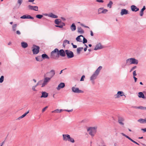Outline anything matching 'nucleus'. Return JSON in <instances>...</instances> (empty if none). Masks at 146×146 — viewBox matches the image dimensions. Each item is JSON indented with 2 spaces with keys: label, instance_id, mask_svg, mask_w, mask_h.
<instances>
[{
  "label": "nucleus",
  "instance_id": "obj_1",
  "mask_svg": "<svg viewBox=\"0 0 146 146\" xmlns=\"http://www.w3.org/2000/svg\"><path fill=\"white\" fill-rule=\"evenodd\" d=\"M62 139L64 141H68L73 143L75 142L74 139L71 137L70 135L68 134H63Z\"/></svg>",
  "mask_w": 146,
  "mask_h": 146
},
{
  "label": "nucleus",
  "instance_id": "obj_2",
  "mask_svg": "<svg viewBox=\"0 0 146 146\" xmlns=\"http://www.w3.org/2000/svg\"><path fill=\"white\" fill-rule=\"evenodd\" d=\"M126 64L128 65L133 64H137L138 63V61L134 58H131L127 59L126 60Z\"/></svg>",
  "mask_w": 146,
  "mask_h": 146
},
{
  "label": "nucleus",
  "instance_id": "obj_3",
  "mask_svg": "<svg viewBox=\"0 0 146 146\" xmlns=\"http://www.w3.org/2000/svg\"><path fill=\"white\" fill-rule=\"evenodd\" d=\"M97 127H90L87 129V131H89V134L92 137H93L95 135L97 131Z\"/></svg>",
  "mask_w": 146,
  "mask_h": 146
},
{
  "label": "nucleus",
  "instance_id": "obj_4",
  "mask_svg": "<svg viewBox=\"0 0 146 146\" xmlns=\"http://www.w3.org/2000/svg\"><path fill=\"white\" fill-rule=\"evenodd\" d=\"M57 50V48L55 49L53 51H52L50 53V58L52 59L56 60L58 58V52L56 51L55 50Z\"/></svg>",
  "mask_w": 146,
  "mask_h": 146
},
{
  "label": "nucleus",
  "instance_id": "obj_5",
  "mask_svg": "<svg viewBox=\"0 0 146 146\" xmlns=\"http://www.w3.org/2000/svg\"><path fill=\"white\" fill-rule=\"evenodd\" d=\"M56 51L58 52V58L59 56H61L62 57H64L66 56V52L63 49H61L59 50L58 48H57V50H55Z\"/></svg>",
  "mask_w": 146,
  "mask_h": 146
},
{
  "label": "nucleus",
  "instance_id": "obj_6",
  "mask_svg": "<svg viewBox=\"0 0 146 146\" xmlns=\"http://www.w3.org/2000/svg\"><path fill=\"white\" fill-rule=\"evenodd\" d=\"M65 52L68 58H72L74 56L73 53L70 50H66Z\"/></svg>",
  "mask_w": 146,
  "mask_h": 146
},
{
  "label": "nucleus",
  "instance_id": "obj_7",
  "mask_svg": "<svg viewBox=\"0 0 146 146\" xmlns=\"http://www.w3.org/2000/svg\"><path fill=\"white\" fill-rule=\"evenodd\" d=\"M40 48L39 46L33 45L32 51L33 54H37L39 51Z\"/></svg>",
  "mask_w": 146,
  "mask_h": 146
},
{
  "label": "nucleus",
  "instance_id": "obj_8",
  "mask_svg": "<svg viewBox=\"0 0 146 146\" xmlns=\"http://www.w3.org/2000/svg\"><path fill=\"white\" fill-rule=\"evenodd\" d=\"M123 94V92L122 91H118L117 94L114 95V97L115 98H118L120 96H124L125 97V96Z\"/></svg>",
  "mask_w": 146,
  "mask_h": 146
},
{
  "label": "nucleus",
  "instance_id": "obj_9",
  "mask_svg": "<svg viewBox=\"0 0 146 146\" xmlns=\"http://www.w3.org/2000/svg\"><path fill=\"white\" fill-rule=\"evenodd\" d=\"M72 90L73 92L75 93H83L84 92L81 90H79L78 88H75L74 87H73L72 88Z\"/></svg>",
  "mask_w": 146,
  "mask_h": 146
},
{
  "label": "nucleus",
  "instance_id": "obj_10",
  "mask_svg": "<svg viewBox=\"0 0 146 146\" xmlns=\"http://www.w3.org/2000/svg\"><path fill=\"white\" fill-rule=\"evenodd\" d=\"M50 78H49L48 77L45 78L44 79V80L43 83L42 84V87L46 85H47L48 83L49 82L50 80Z\"/></svg>",
  "mask_w": 146,
  "mask_h": 146
},
{
  "label": "nucleus",
  "instance_id": "obj_11",
  "mask_svg": "<svg viewBox=\"0 0 146 146\" xmlns=\"http://www.w3.org/2000/svg\"><path fill=\"white\" fill-rule=\"evenodd\" d=\"M47 76H49V78H50L51 79L54 75L55 74V71L53 70H51L49 72L47 73Z\"/></svg>",
  "mask_w": 146,
  "mask_h": 146
},
{
  "label": "nucleus",
  "instance_id": "obj_12",
  "mask_svg": "<svg viewBox=\"0 0 146 146\" xmlns=\"http://www.w3.org/2000/svg\"><path fill=\"white\" fill-rule=\"evenodd\" d=\"M98 75L96 74H95V72L92 75L90 78V80L91 81L92 83L94 84V80L97 78V76Z\"/></svg>",
  "mask_w": 146,
  "mask_h": 146
},
{
  "label": "nucleus",
  "instance_id": "obj_13",
  "mask_svg": "<svg viewBox=\"0 0 146 146\" xmlns=\"http://www.w3.org/2000/svg\"><path fill=\"white\" fill-rule=\"evenodd\" d=\"M28 8L29 9L34 10L35 11H38V7L37 6H32L29 5L28 6Z\"/></svg>",
  "mask_w": 146,
  "mask_h": 146
},
{
  "label": "nucleus",
  "instance_id": "obj_14",
  "mask_svg": "<svg viewBox=\"0 0 146 146\" xmlns=\"http://www.w3.org/2000/svg\"><path fill=\"white\" fill-rule=\"evenodd\" d=\"M20 18L21 19H34V18L31 16L30 15H23V16H21L20 17Z\"/></svg>",
  "mask_w": 146,
  "mask_h": 146
},
{
  "label": "nucleus",
  "instance_id": "obj_15",
  "mask_svg": "<svg viewBox=\"0 0 146 146\" xmlns=\"http://www.w3.org/2000/svg\"><path fill=\"white\" fill-rule=\"evenodd\" d=\"M128 14V11L125 9H123L121 10L120 14L121 15H127Z\"/></svg>",
  "mask_w": 146,
  "mask_h": 146
},
{
  "label": "nucleus",
  "instance_id": "obj_16",
  "mask_svg": "<svg viewBox=\"0 0 146 146\" xmlns=\"http://www.w3.org/2000/svg\"><path fill=\"white\" fill-rule=\"evenodd\" d=\"M65 85L64 83L61 82L58 86V87L56 88L58 90H60V89L62 88L65 87Z\"/></svg>",
  "mask_w": 146,
  "mask_h": 146
},
{
  "label": "nucleus",
  "instance_id": "obj_17",
  "mask_svg": "<svg viewBox=\"0 0 146 146\" xmlns=\"http://www.w3.org/2000/svg\"><path fill=\"white\" fill-rule=\"evenodd\" d=\"M131 9L133 11L136 12L139 10V9L137 8L134 5H132L131 6Z\"/></svg>",
  "mask_w": 146,
  "mask_h": 146
},
{
  "label": "nucleus",
  "instance_id": "obj_18",
  "mask_svg": "<svg viewBox=\"0 0 146 146\" xmlns=\"http://www.w3.org/2000/svg\"><path fill=\"white\" fill-rule=\"evenodd\" d=\"M42 95L40 96L41 98H47L48 96V94L45 92H41Z\"/></svg>",
  "mask_w": 146,
  "mask_h": 146
},
{
  "label": "nucleus",
  "instance_id": "obj_19",
  "mask_svg": "<svg viewBox=\"0 0 146 146\" xmlns=\"http://www.w3.org/2000/svg\"><path fill=\"white\" fill-rule=\"evenodd\" d=\"M102 47L100 43L97 44L96 46L94 48V50H97L100 49L102 48Z\"/></svg>",
  "mask_w": 146,
  "mask_h": 146
},
{
  "label": "nucleus",
  "instance_id": "obj_20",
  "mask_svg": "<svg viewBox=\"0 0 146 146\" xmlns=\"http://www.w3.org/2000/svg\"><path fill=\"white\" fill-rule=\"evenodd\" d=\"M77 32L80 34H82L84 33V30L80 27L77 28Z\"/></svg>",
  "mask_w": 146,
  "mask_h": 146
},
{
  "label": "nucleus",
  "instance_id": "obj_21",
  "mask_svg": "<svg viewBox=\"0 0 146 146\" xmlns=\"http://www.w3.org/2000/svg\"><path fill=\"white\" fill-rule=\"evenodd\" d=\"M46 15H47L48 16V17H49L54 18H56L58 17L57 15H54L52 13H50L48 15L46 14Z\"/></svg>",
  "mask_w": 146,
  "mask_h": 146
},
{
  "label": "nucleus",
  "instance_id": "obj_22",
  "mask_svg": "<svg viewBox=\"0 0 146 146\" xmlns=\"http://www.w3.org/2000/svg\"><path fill=\"white\" fill-rule=\"evenodd\" d=\"M21 46L23 48H25L28 46L27 43L25 42H23L21 43Z\"/></svg>",
  "mask_w": 146,
  "mask_h": 146
},
{
  "label": "nucleus",
  "instance_id": "obj_23",
  "mask_svg": "<svg viewBox=\"0 0 146 146\" xmlns=\"http://www.w3.org/2000/svg\"><path fill=\"white\" fill-rule=\"evenodd\" d=\"M137 121L141 123H146V118L144 119H138Z\"/></svg>",
  "mask_w": 146,
  "mask_h": 146
},
{
  "label": "nucleus",
  "instance_id": "obj_24",
  "mask_svg": "<svg viewBox=\"0 0 146 146\" xmlns=\"http://www.w3.org/2000/svg\"><path fill=\"white\" fill-rule=\"evenodd\" d=\"M102 68V67L101 66H100L96 70V71L94 72L95 74H97L98 75L99 74V73L101 70Z\"/></svg>",
  "mask_w": 146,
  "mask_h": 146
},
{
  "label": "nucleus",
  "instance_id": "obj_25",
  "mask_svg": "<svg viewBox=\"0 0 146 146\" xmlns=\"http://www.w3.org/2000/svg\"><path fill=\"white\" fill-rule=\"evenodd\" d=\"M124 119L122 117L119 118L118 119V122L121 125H123L124 123L123 121H124Z\"/></svg>",
  "mask_w": 146,
  "mask_h": 146
},
{
  "label": "nucleus",
  "instance_id": "obj_26",
  "mask_svg": "<svg viewBox=\"0 0 146 146\" xmlns=\"http://www.w3.org/2000/svg\"><path fill=\"white\" fill-rule=\"evenodd\" d=\"M70 44V41H69L67 40H65L63 41V46L65 48L67 44Z\"/></svg>",
  "mask_w": 146,
  "mask_h": 146
},
{
  "label": "nucleus",
  "instance_id": "obj_27",
  "mask_svg": "<svg viewBox=\"0 0 146 146\" xmlns=\"http://www.w3.org/2000/svg\"><path fill=\"white\" fill-rule=\"evenodd\" d=\"M98 11L99 12L100 11V13H105L107 12L108 10L106 9H103L102 8H100L98 9Z\"/></svg>",
  "mask_w": 146,
  "mask_h": 146
},
{
  "label": "nucleus",
  "instance_id": "obj_28",
  "mask_svg": "<svg viewBox=\"0 0 146 146\" xmlns=\"http://www.w3.org/2000/svg\"><path fill=\"white\" fill-rule=\"evenodd\" d=\"M61 20L59 19H56L54 21L55 23L57 25H58L60 23L61 24Z\"/></svg>",
  "mask_w": 146,
  "mask_h": 146
},
{
  "label": "nucleus",
  "instance_id": "obj_29",
  "mask_svg": "<svg viewBox=\"0 0 146 146\" xmlns=\"http://www.w3.org/2000/svg\"><path fill=\"white\" fill-rule=\"evenodd\" d=\"M81 37H82L83 38V36L82 35H80L78 36L76 38V40L78 41L82 42V38H81Z\"/></svg>",
  "mask_w": 146,
  "mask_h": 146
},
{
  "label": "nucleus",
  "instance_id": "obj_30",
  "mask_svg": "<svg viewBox=\"0 0 146 146\" xmlns=\"http://www.w3.org/2000/svg\"><path fill=\"white\" fill-rule=\"evenodd\" d=\"M76 26L74 23H73L70 27V29L72 31H75L76 29Z\"/></svg>",
  "mask_w": 146,
  "mask_h": 146
},
{
  "label": "nucleus",
  "instance_id": "obj_31",
  "mask_svg": "<svg viewBox=\"0 0 146 146\" xmlns=\"http://www.w3.org/2000/svg\"><path fill=\"white\" fill-rule=\"evenodd\" d=\"M145 6H143V8L141 10L140 13V15L141 16H142L143 14V11L145 10Z\"/></svg>",
  "mask_w": 146,
  "mask_h": 146
},
{
  "label": "nucleus",
  "instance_id": "obj_32",
  "mask_svg": "<svg viewBox=\"0 0 146 146\" xmlns=\"http://www.w3.org/2000/svg\"><path fill=\"white\" fill-rule=\"evenodd\" d=\"M138 97L140 98H142L144 99L145 97L143 94L142 92H139L138 93Z\"/></svg>",
  "mask_w": 146,
  "mask_h": 146
},
{
  "label": "nucleus",
  "instance_id": "obj_33",
  "mask_svg": "<svg viewBox=\"0 0 146 146\" xmlns=\"http://www.w3.org/2000/svg\"><path fill=\"white\" fill-rule=\"evenodd\" d=\"M29 112V110L27 112L25 113L22 116L20 117L19 118H18L17 119L19 120L20 119L24 117L27 114H28Z\"/></svg>",
  "mask_w": 146,
  "mask_h": 146
},
{
  "label": "nucleus",
  "instance_id": "obj_34",
  "mask_svg": "<svg viewBox=\"0 0 146 146\" xmlns=\"http://www.w3.org/2000/svg\"><path fill=\"white\" fill-rule=\"evenodd\" d=\"M64 111V110L62 109H60L59 110L58 109H56L54 111H52V113H60L62 111Z\"/></svg>",
  "mask_w": 146,
  "mask_h": 146
},
{
  "label": "nucleus",
  "instance_id": "obj_35",
  "mask_svg": "<svg viewBox=\"0 0 146 146\" xmlns=\"http://www.w3.org/2000/svg\"><path fill=\"white\" fill-rule=\"evenodd\" d=\"M65 25V24L63 22H62L60 24V25H55V27H59L60 28H62Z\"/></svg>",
  "mask_w": 146,
  "mask_h": 146
},
{
  "label": "nucleus",
  "instance_id": "obj_36",
  "mask_svg": "<svg viewBox=\"0 0 146 146\" xmlns=\"http://www.w3.org/2000/svg\"><path fill=\"white\" fill-rule=\"evenodd\" d=\"M42 57L43 59H44L45 58L48 59H49V57L48 56L45 54H43L42 55Z\"/></svg>",
  "mask_w": 146,
  "mask_h": 146
},
{
  "label": "nucleus",
  "instance_id": "obj_37",
  "mask_svg": "<svg viewBox=\"0 0 146 146\" xmlns=\"http://www.w3.org/2000/svg\"><path fill=\"white\" fill-rule=\"evenodd\" d=\"M83 47H79L78 48H77V53L78 54H80V52L83 49Z\"/></svg>",
  "mask_w": 146,
  "mask_h": 146
},
{
  "label": "nucleus",
  "instance_id": "obj_38",
  "mask_svg": "<svg viewBox=\"0 0 146 146\" xmlns=\"http://www.w3.org/2000/svg\"><path fill=\"white\" fill-rule=\"evenodd\" d=\"M17 24L13 25L12 26V29L13 31H15L16 30V29L17 26Z\"/></svg>",
  "mask_w": 146,
  "mask_h": 146
},
{
  "label": "nucleus",
  "instance_id": "obj_39",
  "mask_svg": "<svg viewBox=\"0 0 146 146\" xmlns=\"http://www.w3.org/2000/svg\"><path fill=\"white\" fill-rule=\"evenodd\" d=\"M113 4V3L111 1H110L109 3L107 5V7L110 8H111V6Z\"/></svg>",
  "mask_w": 146,
  "mask_h": 146
},
{
  "label": "nucleus",
  "instance_id": "obj_40",
  "mask_svg": "<svg viewBox=\"0 0 146 146\" xmlns=\"http://www.w3.org/2000/svg\"><path fill=\"white\" fill-rule=\"evenodd\" d=\"M35 59L36 60L38 61H40L41 60V58L40 56L36 57Z\"/></svg>",
  "mask_w": 146,
  "mask_h": 146
},
{
  "label": "nucleus",
  "instance_id": "obj_41",
  "mask_svg": "<svg viewBox=\"0 0 146 146\" xmlns=\"http://www.w3.org/2000/svg\"><path fill=\"white\" fill-rule=\"evenodd\" d=\"M36 17L38 19H41L43 17V15H36Z\"/></svg>",
  "mask_w": 146,
  "mask_h": 146
},
{
  "label": "nucleus",
  "instance_id": "obj_42",
  "mask_svg": "<svg viewBox=\"0 0 146 146\" xmlns=\"http://www.w3.org/2000/svg\"><path fill=\"white\" fill-rule=\"evenodd\" d=\"M4 77L3 76H2L0 78V83L3 82L4 80Z\"/></svg>",
  "mask_w": 146,
  "mask_h": 146
},
{
  "label": "nucleus",
  "instance_id": "obj_43",
  "mask_svg": "<svg viewBox=\"0 0 146 146\" xmlns=\"http://www.w3.org/2000/svg\"><path fill=\"white\" fill-rule=\"evenodd\" d=\"M137 108L138 109H139L141 110H146V107H144L143 106H139V107H136V108Z\"/></svg>",
  "mask_w": 146,
  "mask_h": 146
},
{
  "label": "nucleus",
  "instance_id": "obj_44",
  "mask_svg": "<svg viewBox=\"0 0 146 146\" xmlns=\"http://www.w3.org/2000/svg\"><path fill=\"white\" fill-rule=\"evenodd\" d=\"M83 43L85 44L87 42V40L83 37Z\"/></svg>",
  "mask_w": 146,
  "mask_h": 146
},
{
  "label": "nucleus",
  "instance_id": "obj_45",
  "mask_svg": "<svg viewBox=\"0 0 146 146\" xmlns=\"http://www.w3.org/2000/svg\"><path fill=\"white\" fill-rule=\"evenodd\" d=\"M129 140L131 141L132 142H133V143H135L137 145H139V144L137 142L135 141H134L133 140H132V139H131L130 138L129 139Z\"/></svg>",
  "mask_w": 146,
  "mask_h": 146
},
{
  "label": "nucleus",
  "instance_id": "obj_46",
  "mask_svg": "<svg viewBox=\"0 0 146 146\" xmlns=\"http://www.w3.org/2000/svg\"><path fill=\"white\" fill-rule=\"evenodd\" d=\"M23 2V0H18L17 1V3L19 4L20 6L22 4Z\"/></svg>",
  "mask_w": 146,
  "mask_h": 146
},
{
  "label": "nucleus",
  "instance_id": "obj_47",
  "mask_svg": "<svg viewBox=\"0 0 146 146\" xmlns=\"http://www.w3.org/2000/svg\"><path fill=\"white\" fill-rule=\"evenodd\" d=\"M123 136L125 137H126L127 138V139H129L130 138L129 136H128L125 135V134H124V133H121Z\"/></svg>",
  "mask_w": 146,
  "mask_h": 146
},
{
  "label": "nucleus",
  "instance_id": "obj_48",
  "mask_svg": "<svg viewBox=\"0 0 146 146\" xmlns=\"http://www.w3.org/2000/svg\"><path fill=\"white\" fill-rule=\"evenodd\" d=\"M85 78V76L84 75H83L80 79V81H83L84 80V79Z\"/></svg>",
  "mask_w": 146,
  "mask_h": 146
},
{
  "label": "nucleus",
  "instance_id": "obj_49",
  "mask_svg": "<svg viewBox=\"0 0 146 146\" xmlns=\"http://www.w3.org/2000/svg\"><path fill=\"white\" fill-rule=\"evenodd\" d=\"M36 86H33L32 87V90L35 91H37V90L35 89Z\"/></svg>",
  "mask_w": 146,
  "mask_h": 146
},
{
  "label": "nucleus",
  "instance_id": "obj_50",
  "mask_svg": "<svg viewBox=\"0 0 146 146\" xmlns=\"http://www.w3.org/2000/svg\"><path fill=\"white\" fill-rule=\"evenodd\" d=\"M48 107L47 106H46L45 107V108H43L42 110V112H44L48 108Z\"/></svg>",
  "mask_w": 146,
  "mask_h": 146
},
{
  "label": "nucleus",
  "instance_id": "obj_51",
  "mask_svg": "<svg viewBox=\"0 0 146 146\" xmlns=\"http://www.w3.org/2000/svg\"><path fill=\"white\" fill-rule=\"evenodd\" d=\"M133 77L137 75V74L136 73V70L134 71L133 72Z\"/></svg>",
  "mask_w": 146,
  "mask_h": 146
},
{
  "label": "nucleus",
  "instance_id": "obj_52",
  "mask_svg": "<svg viewBox=\"0 0 146 146\" xmlns=\"http://www.w3.org/2000/svg\"><path fill=\"white\" fill-rule=\"evenodd\" d=\"M96 1L99 3H103L104 2V1L103 0H96Z\"/></svg>",
  "mask_w": 146,
  "mask_h": 146
},
{
  "label": "nucleus",
  "instance_id": "obj_53",
  "mask_svg": "<svg viewBox=\"0 0 146 146\" xmlns=\"http://www.w3.org/2000/svg\"><path fill=\"white\" fill-rule=\"evenodd\" d=\"M81 25L82 26H83L84 27H85V28H89V27H88V26H85V25H84L83 24H81Z\"/></svg>",
  "mask_w": 146,
  "mask_h": 146
},
{
  "label": "nucleus",
  "instance_id": "obj_54",
  "mask_svg": "<svg viewBox=\"0 0 146 146\" xmlns=\"http://www.w3.org/2000/svg\"><path fill=\"white\" fill-rule=\"evenodd\" d=\"M16 33L18 35H20L21 34V32L18 30L16 31Z\"/></svg>",
  "mask_w": 146,
  "mask_h": 146
},
{
  "label": "nucleus",
  "instance_id": "obj_55",
  "mask_svg": "<svg viewBox=\"0 0 146 146\" xmlns=\"http://www.w3.org/2000/svg\"><path fill=\"white\" fill-rule=\"evenodd\" d=\"M64 110L66 111L67 112H71V111H72L73 110L71 109V110Z\"/></svg>",
  "mask_w": 146,
  "mask_h": 146
},
{
  "label": "nucleus",
  "instance_id": "obj_56",
  "mask_svg": "<svg viewBox=\"0 0 146 146\" xmlns=\"http://www.w3.org/2000/svg\"><path fill=\"white\" fill-rule=\"evenodd\" d=\"M141 130L143 131L144 132H146V128L142 129Z\"/></svg>",
  "mask_w": 146,
  "mask_h": 146
},
{
  "label": "nucleus",
  "instance_id": "obj_57",
  "mask_svg": "<svg viewBox=\"0 0 146 146\" xmlns=\"http://www.w3.org/2000/svg\"><path fill=\"white\" fill-rule=\"evenodd\" d=\"M42 83V81H39L37 83H38V85H41Z\"/></svg>",
  "mask_w": 146,
  "mask_h": 146
},
{
  "label": "nucleus",
  "instance_id": "obj_58",
  "mask_svg": "<svg viewBox=\"0 0 146 146\" xmlns=\"http://www.w3.org/2000/svg\"><path fill=\"white\" fill-rule=\"evenodd\" d=\"M90 32L91 35L92 36H93V32L92 31H90Z\"/></svg>",
  "mask_w": 146,
  "mask_h": 146
},
{
  "label": "nucleus",
  "instance_id": "obj_59",
  "mask_svg": "<svg viewBox=\"0 0 146 146\" xmlns=\"http://www.w3.org/2000/svg\"><path fill=\"white\" fill-rule=\"evenodd\" d=\"M133 78L134 79L135 82H136L137 81V78L135 76L133 77Z\"/></svg>",
  "mask_w": 146,
  "mask_h": 146
},
{
  "label": "nucleus",
  "instance_id": "obj_60",
  "mask_svg": "<svg viewBox=\"0 0 146 146\" xmlns=\"http://www.w3.org/2000/svg\"><path fill=\"white\" fill-rule=\"evenodd\" d=\"M35 0H29L28 2H33Z\"/></svg>",
  "mask_w": 146,
  "mask_h": 146
},
{
  "label": "nucleus",
  "instance_id": "obj_61",
  "mask_svg": "<svg viewBox=\"0 0 146 146\" xmlns=\"http://www.w3.org/2000/svg\"><path fill=\"white\" fill-rule=\"evenodd\" d=\"M73 47L74 48H77V46L76 45H75L74 44V45H73Z\"/></svg>",
  "mask_w": 146,
  "mask_h": 146
},
{
  "label": "nucleus",
  "instance_id": "obj_62",
  "mask_svg": "<svg viewBox=\"0 0 146 146\" xmlns=\"http://www.w3.org/2000/svg\"><path fill=\"white\" fill-rule=\"evenodd\" d=\"M137 68V67L136 66H134L132 68V69H133V70H134V69H135L136 68Z\"/></svg>",
  "mask_w": 146,
  "mask_h": 146
},
{
  "label": "nucleus",
  "instance_id": "obj_63",
  "mask_svg": "<svg viewBox=\"0 0 146 146\" xmlns=\"http://www.w3.org/2000/svg\"><path fill=\"white\" fill-rule=\"evenodd\" d=\"M4 143H5V141H3L2 143H1V146H2L3 145Z\"/></svg>",
  "mask_w": 146,
  "mask_h": 146
},
{
  "label": "nucleus",
  "instance_id": "obj_64",
  "mask_svg": "<svg viewBox=\"0 0 146 146\" xmlns=\"http://www.w3.org/2000/svg\"><path fill=\"white\" fill-rule=\"evenodd\" d=\"M141 144L143 146H146V145L144 143H142Z\"/></svg>",
  "mask_w": 146,
  "mask_h": 146
}]
</instances>
